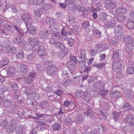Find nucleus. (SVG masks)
Listing matches in <instances>:
<instances>
[{
  "instance_id": "nucleus-1",
  "label": "nucleus",
  "mask_w": 134,
  "mask_h": 134,
  "mask_svg": "<svg viewBox=\"0 0 134 134\" xmlns=\"http://www.w3.org/2000/svg\"><path fill=\"white\" fill-rule=\"evenodd\" d=\"M39 41V39L38 38L34 39H29L27 42L28 44L26 45V46L29 47L28 49H31L33 51L38 52L41 48H42V47H40V45L38 44Z\"/></svg>"
},
{
  "instance_id": "nucleus-2",
  "label": "nucleus",
  "mask_w": 134,
  "mask_h": 134,
  "mask_svg": "<svg viewBox=\"0 0 134 134\" xmlns=\"http://www.w3.org/2000/svg\"><path fill=\"white\" fill-rule=\"evenodd\" d=\"M54 45L55 47L59 48L61 49L58 53V56L59 57L62 58L68 54L67 50H64L65 47L61 42H56L54 43Z\"/></svg>"
},
{
  "instance_id": "nucleus-3",
  "label": "nucleus",
  "mask_w": 134,
  "mask_h": 134,
  "mask_svg": "<svg viewBox=\"0 0 134 134\" xmlns=\"http://www.w3.org/2000/svg\"><path fill=\"white\" fill-rule=\"evenodd\" d=\"M9 43L8 41H5L4 42V48H3L5 49V51L7 53H11L12 54H14L16 51V49L15 47H9Z\"/></svg>"
},
{
  "instance_id": "nucleus-4",
  "label": "nucleus",
  "mask_w": 134,
  "mask_h": 134,
  "mask_svg": "<svg viewBox=\"0 0 134 134\" xmlns=\"http://www.w3.org/2000/svg\"><path fill=\"white\" fill-rule=\"evenodd\" d=\"M31 25L32 23L31 22H27L26 23V25L27 27V31L26 32L27 34H34L36 32V29L34 27Z\"/></svg>"
},
{
  "instance_id": "nucleus-5",
  "label": "nucleus",
  "mask_w": 134,
  "mask_h": 134,
  "mask_svg": "<svg viewBox=\"0 0 134 134\" xmlns=\"http://www.w3.org/2000/svg\"><path fill=\"white\" fill-rule=\"evenodd\" d=\"M76 62L69 61L67 63L66 66L69 69L71 73L72 74L76 69Z\"/></svg>"
},
{
  "instance_id": "nucleus-6",
  "label": "nucleus",
  "mask_w": 134,
  "mask_h": 134,
  "mask_svg": "<svg viewBox=\"0 0 134 134\" xmlns=\"http://www.w3.org/2000/svg\"><path fill=\"white\" fill-rule=\"evenodd\" d=\"M123 27L121 25L116 26L115 28L114 32L116 36H121L122 34Z\"/></svg>"
},
{
  "instance_id": "nucleus-7",
  "label": "nucleus",
  "mask_w": 134,
  "mask_h": 134,
  "mask_svg": "<svg viewBox=\"0 0 134 134\" xmlns=\"http://www.w3.org/2000/svg\"><path fill=\"white\" fill-rule=\"evenodd\" d=\"M73 7L74 8H72L71 7H70V9L72 10L73 11L75 10V9H77L79 12H88L89 9L88 8V10H87L86 9H85V7L83 5H73Z\"/></svg>"
},
{
  "instance_id": "nucleus-8",
  "label": "nucleus",
  "mask_w": 134,
  "mask_h": 134,
  "mask_svg": "<svg viewBox=\"0 0 134 134\" xmlns=\"http://www.w3.org/2000/svg\"><path fill=\"white\" fill-rule=\"evenodd\" d=\"M16 44L19 43L22 45L24 46V47L25 46L26 47V42L21 37L18 36L16 37L15 38L13 41Z\"/></svg>"
},
{
  "instance_id": "nucleus-9",
  "label": "nucleus",
  "mask_w": 134,
  "mask_h": 134,
  "mask_svg": "<svg viewBox=\"0 0 134 134\" xmlns=\"http://www.w3.org/2000/svg\"><path fill=\"white\" fill-rule=\"evenodd\" d=\"M113 0H107L105 7L107 9H111L115 7V4L112 3Z\"/></svg>"
},
{
  "instance_id": "nucleus-10",
  "label": "nucleus",
  "mask_w": 134,
  "mask_h": 134,
  "mask_svg": "<svg viewBox=\"0 0 134 134\" xmlns=\"http://www.w3.org/2000/svg\"><path fill=\"white\" fill-rule=\"evenodd\" d=\"M57 68L55 66H51L48 68L47 70L48 74L49 75H53L54 72L56 71Z\"/></svg>"
},
{
  "instance_id": "nucleus-11",
  "label": "nucleus",
  "mask_w": 134,
  "mask_h": 134,
  "mask_svg": "<svg viewBox=\"0 0 134 134\" xmlns=\"http://www.w3.org/2000/svg\"><path fill=\"white\" fill-rule=\"evenodd\" d=\"M11 124L10 125V130L9 131L10 132L14 130V129L16 126V124L18 123V121L16 118L11 119Z\"/></svg>"
},
{
  "instance_id": "nucleus-12",
  "label": "nucleus",
  "mask_w": 134,
  "mask_h": 134,
  "mask_svg": "<svg viewBox=\"0 0 134 134\" xmlns=\"http://www.w3.org/2000/svg\"><path fill=\"white\" fill-rule=\"evenodd\" d=\"M36 76V73L34 71L30 73L29 77L27 78L26 81L27 83H29L31 82L34 79Z\"/></svg>"
},
{
  "instance_id": "nucleus-13",
  "label": "nucleus",
  "mask_w": 134,
  "mask_h": 134,
  "mask_svg": "<svg viewBox=\"0 0 134 134\" xmlns=\"http://www.w3.org/2000/svg\"><path fill=\"white\" fill-rule=\"evenodd\" d=\"M133 117L131 115H129L126 116L125 118L124 121L126 123H129L130 125H133L134 123L132 122L133 121Z\"/></svg>"
},
{
  "instance_id": "nucleus-14",
  "label": "nucleus",
  "mask_w": 134,
  "mask_h": 134,
  "mask_svg": "<svg viewBox=\"0 0 134 134\" xmlns=\"http://www.w3.org/2000/svg\"><path fill=\"white\" fill-rule=\"evenodd\" d=\"M128 12L127 9L123 7H120L116 9L115 12L116 13L123 14L126 13Z\"/></svg>"
},
{
  "instance_id": "nucleus-15",
  "label": "nucleus",
  "mask_w": 134,
  "mask_h": 134,
  "mask_svg": "<svg viewBox=\"0 0 134 134\" xmlns=\"http://www.w3.org/2000/svg\"><path fill=\"white\" fill-rule=\"evenodd\" d=\"M107 46V45L106 44L100 43L95 46V47L97 48L98 52H101L105 49V47Z\"/></svg>"
},
{
  "instance_id": "nucleus-16",
  "label": "nucleus",
  "mask_w": 134,
  "mask_h": 134,
  "mask_svg": "<svg viewBox=\"0 0 134 134\" xmlns=\"http://www.w3.org/2000/svg\"><path fill=\"white\" fill-rule=\"evenodd\" d=\"M93 113L91 108L89 107H88L86 111L84 112V114L87 117H91L92 116Z\"/></svg>"
},
{
  "instance_id": "nucleus-17",
  "label": "nucleus",
  "mask_w": 134,
  "mask_h": 134,
  "mask_svg": "<svg viewBox=\"0 0 134 134\" xmlns=\"http://www.w3.org/2000/svg\"><path fill=\"white\" fill-rule=\"evenodd\" d=\"M48 31L46 29H43L40 33V37L42 39L47 38Z\"/></svg>"
},
{
  "instance_id": "nucleus-18",
  "label": "nucleus",
  "mask_w": 134,
  "mask_h": 134,
  "mask_svg": "<svg viewBox=\"0 0 134 134\" xmlns=\"http://www.w3.org/2000/svg\"><path fill=\"white\" fill-rule=\"evenodd\" d=\"M21 73L22 75L26 74L27 72V67L25 64H22L20 68Z\"/></svg>"
},
{
  "instance_id": "nucleus-19",
  "label": "nucleus",
  "mask_w": 134,
  "mask_h": 134,
  "mask_svg": "<svg viewBox=\"0 0 134 134\" xmlns=\"http://www.w3.org/2000/svg\"><path fill=\"white\" fill-rule=\"evenodd\" d=\"M52 7V5L51 4H44L43 5L42 10L43 12H45L49 9H51Z\"/></svg>"
},
{
  "instance_id": "nucleus-20",
  "label": "nucleus",
  "mask_w": 134,
  "mask_h": 134,
  "mask_svg": "<svg viewBox=\"0 0 134 134\" xmlns=\"http://www.w3.org/2000/svg\"><path fill=\"white\" fill-rule=\"evenodd\" d=\"M127 28L130 30H132L134 27V24L133 20H132L129 19L128 20L127 22Z\"/></svg>"
},
{
  "instance_id": "nucleus-21",
  "label": "nucleus",
  "mask_w": 134,
  "mask_h": 134,
  "mask_svg": "<svg viewBox=\"0 0 134 134\" xmlns=\"http://www.w3.org/2000/svg\"><path fill=\"white\" fill-rule=\"evenodd\" d=\"M8 74L12 76H14L15 75V70L13 66H10L8 68Z\"/></svg>"
},
{
  "instance_id": "nucleus-22",
  "label": "nucleus",
  "mask_w": 134,
  "mask_h": 134,
  "mask_svg": "<svg viewBox=\"0 0 134 134\" xmlns=\"http://www.w3.org/2000/svg\"><path fill=\"white\" fill-rule=\"evenodd\" d=\"M115 21H112L111 22H106L104 24V27L106 28H108L110 27H113L115 25Z\"/></svg>"
},
{
  "instance_id": "nucleus-23",
  "label": "nucleus",
  "mask_w": 134,
  "mask_h": 134,
  "mask_svg": "<svg viewBox=\"0 0 134 134\" xmlns=\"http://www.w3.org/2000/svg\"><path fill=\"white\" fill-rule=\"evenodd\" d=\"M124 40L125 42L127 43H132L133 42L132 38L130 35L125 36Z\"/></svg>"
},
{
  "instance_id": "nucleus-24",
  "label": "nucleus",
  "mask_w": 134,
  "mask_h": 134,
  "mask_svg": "<svg viewBox=\"0 0 134 134\" xmlns=\"http://www.w3.org/2000/svg\"><path fill=\"white\" fill-rule=\"evenodd\" d=\"M38 54L39 56H43L47 55V53L45 50L42 48H41L38 51Z\"/></svg>"
},
{
  "instance_id": "nucleus-25",
  "label": "nucleus",
  "mask_w": 134,
  "mask_h": 134,
  "mask_svg": "<svg viewBox=\"0 0 134 134\" xmlns=\"http://www.w3.org/2000/svg\"><path fill=\"white\" fill-rule=\"evenodd\" d=\"M45 128V124L42 122H40L35 129L36 130L37 129L38 130L41 131L44 129Z\"/></svg>"
},
{
  "instance_id": "nucleus-26",
  "label": "nucleus",
  "mask_w": 134,
  "mask_h": 134,
  "mask_svg": "<svg viewBox=\"0 0 134 134\" xmlns=\"http://www.w3.org/2000/svg\"><path fill=\"white\" fill-rule=\"evenodd\" d=\"M83 122V116L81 115H78L76 117V122L78 124H80L82 123Z\"/></svg>"
},
{
  "instance_id": "nucleus-27",
  "label": "nucleus",
  "mask_w": 134,
  "mask_h": 134,
  "mask_svg": "<svg viewBox=\"0 0 134 134\" xmlns=\"http://www.w3.org/2000/svg\"><path fill=\"white\" fill-rule=\"evenodd\" d=\"M16 55V57L18 59H22L24 58L23 52L22 50L19 51Z\"/></svg>"
},
{
  "instance_id": "nucleus-28",
  "label": "nucleus",
  "mask_w": 134,
  "mask_h": 134,
  "mask_svg": "<svg viewBox=\"0 0 134 134\" xmlns=\"http://www.w3.org/2000/svg\"><path fill=\"white\" fill-rule=\"evenodd\" d=\"M22 20L25 21H28L30 18V16L28 13L24 14L21 17Z\"/></svg>"
},
{
  "instance_id": "nucleus-29",
  "label": "nucleus",
  "mask_w": 134,
  "mask_h": 134,
  "mask_svg": "<svg viewBox=\"0 0 134 134\" xmlns=\"http://www.w3.org/2000/svg\"><path fill=\"white\" fill-rule=\"evenodd\" d=\"M98 52L96 48L95 47L93 48H92V49L90 51V55L92 57L94 56Z\"/></svg>"
},
{
  "instance_id": "nucleus-30",
  "label": "nucleus",
  "mask_w": 134,
  "mask_h": 134,
  "mask_svg": "<svg viewBox=\"0 0 134 134\" xmlns=\"http://www.w3.org/2000/svg\"><path fill=\"white\" fill-rule=\"evenodd\" d=\"M46 20L48 24L51 25H52L54 24L55 21V19L53 18H46Z\"/></svg>"
},
{
  "instance_id": "nucleus-31",
  "label": "nucleus",
  "mask_w": 134,
  "mask_h": 134,
  "mask_svg": "<svg viewBox=\"0 0 134 134\" xmlns=\"http://www.w3.org/2000/svg\"><path fill=\"white\" fill-rule=\"evenodd\" d=\"M93 34L96 37H99L101 36L100 32L97 29L93 30Z\"/></svg>"
},
{
  "instance_id": "nucleus-32",
  "label": "nucleus",
  "mask_w": 134,
  "mask_h": 134,
  "mask_svg": "<svg viewBox=\"0 0 134 134\" xmlns=\"http://www.w3.org/2000/svg\"><path fill=\"white\" fill-rule=\"evenodd\" d=\"M52 37L55 38L57 40L60 39L61 36L60 34L58 32H55L52 34Z\"/></svg>"
},
{
  "instance_id": "nucleus-33",
  "label": "nucleus",
  "mask_w": 134,
  "mask_h": 134,
  "mask_svg": "<svg viewBox=\"0 0 134 134\" xmlns=\"http://www.w3.org/2000/svg\"><path fill=\"white\" fill-rule=\"evenodd\" d=\"M52 129L54 130H59L61 129V126L59 123L55 124L52 126Z\"/></svg>"
},
{
  "instance_id": "nucleus-34",
  "label": "nucleus",
  "mask_w": 134,
  "mask_h": 134,
  "mask_svg": "<svg viewBox=\"0 0 134 134\" xmlns=\"http://www.w3.org/2000/svg\"><path fill=\"white\" fill-rule=\"evenodd\" d=\"M110 43L114 45H116L118 42V40L116 37H113L111 40Z\"/></svg>"
},
{
  "instance_id": "nucleus-35",
  "label": "nucleus",
  "mask_w": 134,
  "mask_h": 134,
  "mask_svg": "<svg viewBox=\"0 0 134 134\" xmlns=\"http://www.w3.org/2000/svg\"><path fill=\"white\" fill-rule=\"evenodd\" d=\"M99 19L101 20L104 21L106 19V15L104 13H101Z\"/></svg>"
},
{
  "instance_id": "nucleus-36",
  "label": "nucleus",
  "mask_w": 134,
  "mask_h": 134,
  "mask_svg": "<svg viewBox=\"0 0 134 134\" xmlns=\"http://www.w3.org/2000/svg\"><path fill=\"white\" fill-rule=\"evenodd\" d=\"M35 57V53H32L30 54L27 57V60L28 61L32 60H33Z\"/></svg>"
},
{
  "instance_id": "nucleus-37",
  "label": "nucleus",
  "mask_w": 134,
  "mask_h": 134,
  "mask_svg": "<svg viewBox=\"0 0 134 134\" xmlns=\"http://www.w3.org/2000/svg\"><path fill=\"white\" fill-rule=\"evenodd\" d=\"M36 115L37 116V117L36 118H40L42 117H44V118H46L47 119H46V121H48V119H47L49 118V117L50 116L49 115H43L41 114H36Z\"/></svg>"
},
{
  "instance_id": "nucleus-38",
  "label": "nucleus",
  "mask_w": 134,
  "mask_h": 134,
  "mask_svg": "<svg viewBox=\"0 0 134 134\" xmlns=\"http://www.w3.org/2000/svg\"><path fill=\"white\" fill-rule=\"evenodd\" d=\"M61 35L62 36L64 37L65 40L68 38V36L67 35V33L66 32L65 29L63 28L61 31Z\"/></svg>"
},
{
  "instance_id": "nucleus-39",
  "label": "nucleus",
  "mask_w": 134,
  "mask_h": 134,
  "mask_svg": "<svg viewBox=\"0 0 134 134\" xmlns=\"http://www.w3.org/2000/svg\"><path fill=\"white\" fill-rule=\"evenodd\" d=\"M9 60L7 58H5L0 62V64L2 65H5L8 64Z\"/></svg>"
},
{
  "instance_id": "nucleus-40",
  "label": "nucleus",
  "mask_w": 134,
  "mask_h": 134,
  "mask_svg": "<svg viewBox=\"0 0 134 134\" xmlns=\"http://www.w3.org/2000/svg\"><path fill=\"white\" fill-rule=\"evenodd\" d=\"M122 108L126 110H130L131 109V105L127 103L125 104V105H123V107Z\"/></svg>"
},
{
  "instance_id": "nucleus-41",
  "label": "nucleus",
  "mask_w": 134,
  "mask_h": 134,
  "mask_svg": "<svg viewBox=\"0 0 134 134\" xmlns=\"http://www.w3.org/2000/svg\"><path fill=\"white\" fill-rule=\"evenodd\" d=\"M100 10V8L99 7H97V8H94L93 7H91L89 9V12H97L99 11Z\"/></svg>"
},
{
  "instance_id": "nucleus-42",
  "label": "nucleus",
  "mask_w": 134,
  "mask_h": 134,
  "mask_svg": "<svg viewBox=\"0 0 134 134\" xmlns=\"http://www.w3.org/2000/svg\"><path fill=\"white\" fill-rule=\"evenodd\" d=\"M11 82H13V80H11V81H10V82L9 83L11 85V87L12 89L13 90L16 89L17 88H18V86L15 83H14L13 84H12V83Z\"/></svg>"
},
{
  "instance_id": "nucleus-43",
  "label": "nucleus",
  "mask_w": 134,
  "mask_h": 134,
  "mask_svg": "<svg viewBox=\"0 0 134 134\" xmlns=\"http://www.w3.org/2000/svg\"><path fill=\"white\" fill-rule=\"evenodd\" d=\"M119 93V92L117 91L116 92H112L110 94V96L112 98H115L118 96V94Z\"/></svg>"
},
{
  "instance_id": "nucleus-44",
  "label": "nucleus",
  "mask_w": 134,
  "mask_h": 134,
  "mask_svg": "<svg viewBox=\"0 0 134 134\" xmlns=\"http://www.w3.org/2000/svg\"><path fill=\"white\" fill-rule=\"evenodd\" d=\"M82 27L84 29H87L89 26V22L87 21L83 23L82 25Z\"/></svg>"
},
{
  "instance_id": "nucleus-45",
  "label": "nucleus",
  "mask_w": 134,
  "mask_h": 134,
  "mask_svg": "<svg viewBox=\"0 0 134 134\" xmlns=\"http://www.w3.org/2000/svg\"><path fill=\"white\" fill-rule=\"evenodd\" d=\"M134 70L132 66H130L127 69V72L130 74H132L133 73Z\"/></svg>"
},
{
  "instance_id": "nucleus-46",
  "label": "nucleus",
  "mask_w": 134,
  "mask_h": 134,
  "mask_svg": "<svg viewBox=\"0 0 134 134\" xmlns=\"http://www.w3.org/2000/svg\"><path fill=\"white\" fill-rule=\"evenodd\" d=\"M44 2V0H34L33 4L35 5L42 4Z\"/></svg>"
},
{
  "instance_id": "nucleus-47",
  "label": "nucleus",
  "mask_w": 134,
  "mask_h": 134,
  "mask_svg": "<svg viewBox=\"0 0 134 134\" xmlns=\"http://www.w3.org/2000/svg\"><path fill=\"white\" fill-rule=\"evenodd\" d=\"M37 69L38 70L40 71H42L44 70L45 69V67L44 66H42L40 64H36Z\"/></svg>"
},
{
  "instance_id": "nucleus-48",
  "label": "nucleus",
  "mask_w": 134,
  "mask_h": 134,
  "mask_svg": "<svg viewBox=\"0 0 134 134\" xmlns=\"http://www.w3.org/2000/svg\"><path fill=\"white\" fill-rule=\"evenodd\" d=\"M108 91L107 90H101L99 91L100 95L102 96H104L107 94Z\"/></svg>"
},
{
  "instance_id": "nucleus-49",
  "label": "nucleus",
  "mask_w": 134,
  "mask_h": 134,
  "mask_svg": "<svg viewBox=\"0 0 134 134\" xmlns=\"http://www.w3.org/2000/svg\"><path fill=\"white\" fill-rule=\"evenodd\" d=\"M113 113L114 115L115 121H117L118 119L120 114L119 113L116 111H115L113 112Z\"/></svg>"
},
{
  "instance_id": "nucleus-50",
  "label": "nucleus",
  "mask_w": 134,
  "mask_h": 134,
  "mask_svg": "<svg viewBox=\"0 0 134 134\" xmlns=\"http://www.w3.org/2000/svg\"><path fill=\"white\" fill-rule=\"evenodd\" d=\"M62 76L64 79L67 77L69 76V74L66 71H63L62 74Z\"/></svg>"
},
{
  "instance_id": "nucleus-51",
  "label": "nucleus",
  "mask_w": 134,
  "mask_h": 134,
  "mask_svg": "<svg viewBox=\"0 0 134 134\" xmlns=\"http://www.w3.org/2000/svg\"><path fill=\"white\" fill-rule=\"evenodd\" d=\"M75 0H65V4L70 5L74 3Z\"/></svg>"
},
{
  "instance_id": "nucleus-52",
  "label": "nucleus",
  "mask_w": 134,
  "mask_h": 134,
  "mask_svg": "<svg viewBox=\"0 0 134 134\" xmlns=\"http://www.w3.org/2000/svg\"><path fill=\"white\" fill-rule=\"evenodd\" d=\"M102 86L100 85L99 83H94V88L95 89H99L101 88Z\"/></svg>"
},
{
  "instance_id": "nucleus-53",
  "label": "nucleus",
  "mask_w": 134,
  "mask_h": 134,
  "mask_svg": "<svg viewBox=\"0 0 134 134\" xmlns=\"http://www.w3.org/2000/svg\"><path fill=\"white\" fill-rule=\"evenodd\" d=\"M35 15L38 17H40L41 14V13L39 10H35Z\"/></svg>"
},
{
  "instance_id": "nucleus-54",
  "label": "nucleus",
  "mask_w": 134,
  "mask_h": 134,
  "mask_svg": "<svg viewBox=\"0 0 134 134\" xmlns=\"http://www.w3.org/2000/svg\"><path fill=\"white\" fill-rule=\"evenodd\" d=\"M77 96L79 97H81L83 96L84 94V92L81 90H79L77 92Z\"/></svg>"
},
{
  "instance_id": "nucleus-55",
  "label": "nucleus",
  "mask_w": 134,
  "mask_h": 134,
  "mask_svg": "<svg viewBox=\"0 0 134 134\" xmlns=\"http://www.w3.org/2000/svg\"><path fill=\"white\" fill-rule=\"evenodd\" d=\"M74 40L72 38H69L68 41V43L69 45L71 46L72 45L74 41Z\"/></svg>"
},
{
  "instance_id": "nucleus-56",
  "label": "nucleus",
  "mask_w": 134,
  "mask_h": 134,
  "mask_svg": "<svg viewBox=\"0 0 134 134\" xmlns=\"http://www.w3.org/2000/svg\"><path fill=\"white\" fill-rule=\"evenodd\" d=\"M21 94L20 91H16L14 94V96H15V98L16 99H18L19 96H20Z\"/></svg>"
},
{
  "instance_id": "nucleus-57",
  "label": "nucleus",
  "mask_w": 134,
  "mask_h": 134,
  "mask_svg": "<svg viewBox=\"0 0 134 134\" xmlns=\"http://www.w3.org/2000/svg\"><path fill=\"white\" fill-rule=\"evenodd\" d=\"M80 55L79 56H78L79 57L81 58L85 57V51L83 50L81 51L80 52Z\"/></svg>"
},
{
  "instance_id": "nucleus-58",
  "label": "nucleus",
  "mask_w": 134,
  "mask_h": 134,
  "mask_svg": "<svg viewBox=\"0 0 134 134\" xmlns=\"http://www.w3.org/2000/svg\"><path fill=\"white\" fill-rule=\"evenodd\" d=\"M71 84V81L69 80H66L64 85V86L65 87H66L67 86H69Z\"/></svg>"
},
{
  "instance_id": "nucleus-59",
  "label": "nucleus",
  "mask_w": 134,
  "mask_h": 134,
  "mask_svg": "<svg viewBox=\"0 0 134 134\" xmlns=\"http://www.w3.org/2000/svg\"><path fill=\"white\" fill-rule=\"evenodd\" d=\"M70 104V102L68 100H66L64 103L63 105L65 107H68Z\"/></svg>"
},
{
  "instance_id": "nucleus-60",
  "label": "nucleus",
  "mask_w": 134,
  "mask_h": 134,
  "mask_svg": "<svg viewBox=\"0 0 134 134\" xmlns=\"http://www.w3.org/2000/svg\"><path fill=\"white\" fill-rule=\"evenodd\" d=\"M70 59L71 60L70 61H72V62H76V57L74 56H70Z\"/></svg>"
},
{
  "instance_id": "nucleus-61",
  "label": "nucleus",
  "mask_w": 134,
  "mask_h": 134,
  "mask_svg": "<svg viewBox=\"0 0 134 134\" xmlns=\"http://www.w3.org/2000/svg\"><path fill=\"white\" fill-rule=\"evenodd\" d=\"M23 128L21 127L19 129H17L16 131V134H22V133Z\"/></svg>"
},
{
  "instance_id": "nucleus-62",
  "label": "nucleus",
  "mask_w": 134,
  "mask_h": 134,
  "mask_svg": "<svg viewBox=\"0 0 134 134\" xmlns=\"http://www.w3.org/2000/svg\"><path fill=\"white\" fill-rule=\"evenodd\" d=\"M113 58H118L119 57V54L117 52H114L113 53Z\"/></svg>"
},
{
  "instance_id": "nucleus-63",
  "label": "nucleus",
  "mask_w": 134,
  "mask_h": 134,
  "mask_svg": "<svg viewBox=\"0 0 134 134\" xmlns=\"http://www.w3.org/2000/svg\"><path fill=\"white\" fill-rule=\"evenodd\" d=\"M75 21V20L74 17H72V18H70L69 20V22L70 24H73Z\"/></svg>"
},
{
  "instance_id": "nucleus-64",
  "label": "nucleus",
  "mask_w": 134,
  "mask_h": 134,
  "mask_svg": "<svg viewBox=\"0 0 134 134\" xmlns=\"http://www.w3.org/2000/svg\"><path fill=\"white\" fill-rule=\"evenodd\" d=\"M105 64L104 63H102L100 64H98L97 65V67L99 69L101 68Z\"/></svg>"
}]
</instances>
